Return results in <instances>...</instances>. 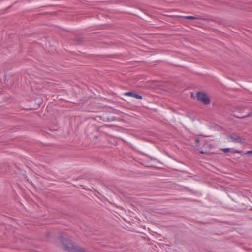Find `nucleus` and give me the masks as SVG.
<instances>
[{"label": "nucleus", "instance_id": "6", "mask_svg": "<svg viewBox=\"0 0 252 252\" xmlns=\"http://www.w3.org/2000/svg\"><path fill=\"white\" fill-rule=\"evenodd\" d=\"M222 150L224 152L227 153V152H228L230 151V149L229 148H225V149H222Z\"/></svg>", "mask_w": 252, "mask_h": 252}, {"label": "nucleus", "instance_id": "4", "mask_svg": "<svg viewBox=\"0 0 252 252\" xmlns=\"http://www.w3.org/2000/svg\"><path fill=\"white\" fill-rule=\"evenodd\" d=\"M126 96H128L132 97H134L136 99H141L142 97L137 94L133 92H127L125 93Z\"/></svg>", "mask_w": 252, "mask_h": 252}, {"label": "nucleus", "instance_id": "5", "mask_svg": "<svg viewBox=\"0 0 252 252\" xmlns=\"http://www.w3.org/2000/svg\"><path fill=\"white\" fill-rule=\"evenodd\" d=\"M184 18H185L186 19H190V20H194V19H197L196 17L190 16H185Z\"/></svg>", "mask_w": 252, "mask_h": 252}, {"label": "nucleus", "instance_id": "2", "mask_svg": "<svg viewBox=\"0 0 252 252\" xmlns=\"http://www.w3.org/2000/svg\"><path fill=\"white\" fill-rule=\"evenodd\" d=\"M198 100L201 101L204 104L207 105L210 103V100L208 96L204 93L198 92L197 94Z\"/></svg>", "mask_w": 252, "mask_h": 252}, {"label": "nucleus", "instance_id": "7", "mask_svg": "<svg viewBox=\"0 0 252 252\" xmlns=\"http://www.w3.org/2000/svg\"><path fill=\"white\" fill-rule=\"evenodd\" d=\"M246 154H249V155H250V154H252V150H251V151H248L246 153Z\"/></svg>", "mask_w": 252, "mask_h": 252}, {"label": "nucleus", "instance_id": "8", "mask_svg": "<svg viewBox=\"0 0 252 252\" xmlns=\"http://www.w3.org/2000/svg\"><path fill=\"white\" fill-rule=\"evenodd\" d=\"M196 141L197 143H198L199 142V140L198 139H196Z\"/></svg>", "mask_w": 252, "mask_h": 252}, {"label": "nucleus", "instance_id": "3", "mask_svg": "<svg viewBox=\"0 0 252 252\" xmlns=\"http://www.w3.org/2000/svg\"><path fill=\"white\" fill-rule=\"evenodd\" d=\"M228 138H230L232 141L236 143H244L245 141V139L240 137L236 133H233L230 135L228 136Z\"/></svg>", "mask_w": 252, "mask_h": 252}, {"label": "nucleus", "instance_id": "1", "mask_svg": "<svg viewBox=\"0 0 252 252\" xmlns=\"http://www.w3.org/2000/svg\"><path fill=\"white\" fill-rule=\"evenodd\" d=\"M61 241L64 248L70 252H87L83 248L74 245L67 237H61Z\"/></svg>", "mask_w": 252, "mask_h": 252}]
</instances>
